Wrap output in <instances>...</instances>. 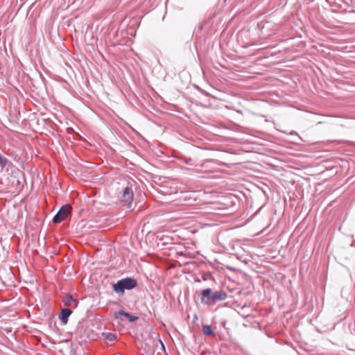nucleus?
<instances>
[{"label":"nucleus","instance_id":"obj_4","mask_svg":"<svg viewBox=\"0 0 355 355\" xmlns=\"http://www.w3.org/2000/svg\"><path fill=\"white\" fill-rule=\"evenodd\" d=\"M133 197H134V194H133L132 190L129 187H126L123 190L121 201L124 205L130 208L131 203L133 200Z\"/></svg>","mask_w":355,"mask_h":355},{"label":"nucleus","instance_id":"obj_5","mask_svg":"<svg viewBox=\"0 0 355 355\" xmlns=\"http://www.w3.org/2000/svg\"><path fill=\"white\" fill-rule=\"evenodd\" d=\"M211 294V290L210 288L205 289L202 291V301L206 303H209L211 300H215L216 298L220 299V296H216Z\"/></svg>","mask_w":355,"mask_h":355},{"label":"nucleus","instance_id":"obj_8","mask_svg":"<svg viewBox=\"0 0 355 355\" xmlns=\"http://www.w3.org/2000/svg\"><path fill=\"white\" fill-rule=\"evenodd\" d=\"M123 315L126 317L130 322H134L137 320V317L135 315H132L130 313L125 312L124 311H119L118 313H115V318H119V316Z\"/></svg>","mask_w":355,"mask_h":355},{"label":"nucleus","instance_id":"obj_3","mask_svg":"<svg viewBox=\"0 0 355 355\" xmlns=\"http://www.w3.org/2000/svg\"><path fill=\"white\" fill-rule=\"evenodd\" d=\"M71 211V207L69 205H63L54 216L53 223H58L64 220L70 214Z\"/></svg>","mask_w":355,"mask_h":355},{"label":"nucleus","instance_id":"obj_1","mask_svg":"<svg viewBox=\"0 0 355 355\" xmlns=\"http://www.w3.org/2000/svg\"><path fill=\"white\" fill-rule=\"evenodd\" d=\"M137 285V280L134 278L127 277L122 279L113 285V290L117 293H123L124 291L130 290Z\"/></svg>","mask_w":355,"mask_h":355},{"label":"nucleus","instance_id":"obj_11","mask_svg":"<svg viewBox=\"0 0 355 355\" xmlns=\"http://www.w3.org/2000/svg\"><path fill=\"white\" fill-rule=\"evenodd\" d=\"M159 342L160 343V344H161V345H162V347L163 349H164V343H162V341L159 339Z\"/></svg>","mask_w":355,"mask_h":355},{"label":"nucleus","instance_id":"obj_2","mask_svg":"<svg viewBox=\"0 0 355 355\" xmlns=\"http://www.w3.org/2000/svg\"><path fill=\"white\" fill-rule=\"evenodd\" d=\"M239 202L238 198L230 193H223V211L227 210V213L223 215H229L235 210V207Z\"/></svg>","mask_w":355,"mask_h":355},{"label":"nucleus","instance_id":"obj_6","mask_svg":"<svg viewBox=\"0 0 355 355\" xmlns=\"http://www.w3.org/2000/svg\"><path fill=\"white\" fill-rule=\"evenodd\" d=\"M72 313V311L69 309H63L60 313V320L63 324H66L68 322L69 316Z\"/></svg>","mask_w":355,"mask_h":355},{"label":"nucleus","instance_id":"obj_7","mask_svg":"<svg viewBox=\"0 0 355 355\" xmlns=\"http://www.w3.org/2000/svg\"><path fill=\"white\" fill-rule=\"evenodd\" d=\"M63 302L64 306H70V307H76L78 302L77 301L73 298V297L70 295H67L63 298Z\"/></svg>","mask_w":355,"mask_h":355},{"label":"nucleus","instance_id":"obj_9","mask_svg":"<svg viewBox=\"0 0 355 355\" xmlns=\"http://www.w3.org/2000/svg\"><path fill=\"white\" fill-rule=\"evenodd\" d=\"M105 338L109 341H114L116 339V336L112 333L103 334Z\"/></svg>","mask_w":355,"mask_h":355},{"label":"nucleus","instance_id":"obj_10","mask_svg":"<svg viewBox=\"0 0 355 355\" xmlns=\"http://www.w3.org/2000/svg\"><path fill=\"white\" fill-rule=\"evenodd\" d=\"M203 334L206 336H211L213 334V331L210 326H204L202 328Z\"/></svg>","mask_w":355,"mask_h":355}]
</instances>
